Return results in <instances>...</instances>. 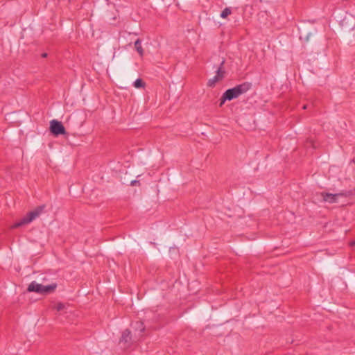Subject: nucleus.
<instances>
[{"instance_id":"nucleus-1","label":"nucleus","mask_w":355,"mask_h":355,"mask_svg":"<svg viewBox=\"0 0 355 355\" xmlns=\"http://www.w3.org/2000/svg\"><path fill=\"white\" fill-rule=\"evenodd\" d=\"M251 87L252 84L250 83L245 82L233 88L228 89L224 94H225V98H228V101H232L246 93Z\"/></svg>"},{"instance_id":"nucleus-9","label":"nucleus","mask_w":355,"mask_h":355,"mask_svg":"<svg viewBox=\"0 0 355 355\" xmlns=\"http://www.w3.org/2000/svg\"><path fill=\"white\" fill-rule=\"evenodd\" d=\"M220 78L217 76H214L212 78L209 79L207 82V85L211 87H214L215 85L220 81Z\"/></svg>"},{"instance_id":"nucleus-3","label":"nucleus","mask_w":355,"mask_h":355,"mask_svg":"<svg viewBox=\"0 0 355 355\" xmlns=\"http://www.w3.org/2000/svg\"><path fill=\"white\" fill-rule=\"evenodd\" d=\"M44 207V206H40L36 208L35 210L30 211L19 221L14 223L12 226V228H17L30 223L35 218L40 216V214L42 212Z\"/></svg>"},{"instance_id":"nucleus-6","label":"nucleus","mask_w":355,"mask_h":355,"mask_svg":"<svg viewBox=\"0 0 355 355\" xmlns=\"http://www.w3.org/2000/svg\"><path fill=\"white\" fill-rule=\"evenodd\" d=\"M132 343L131 332L129 329H125L123 331L120 343L123 344L124 347H128Z\"/></svg>"},{"instance_id":"nucleus-7","label":"nucleus","mask_w":355,"mask_h":355,"mask_svg":"<svg viewBox=\"0 0 355 355\" xmlns=\"http://www.w3.org/2000/svg\"><path fill=\"white\" fill-rule=\"evenodd\" d=\"M224 64H225V60L223 59L221 61V62L220 63V66L218 67V69L216 70V76H217L221 80L225 78V74H226V71L223 67Z\"/></svg>"},{"instance_id":"nucleus-16","label":"nucleus","mask_w":355,"mask_h":355,"mask_svg":"<svg viewBox=\"0 0 355 355\" xmlns=\"http://www.w3.org/2000/svg\"><path fill=\"white\" fill-rule=\"evenodd\" d=\"M43 58H46L47 56V53H44L42 55Z\"/></svg>"},{"instance_id":"nucleus-8","label":"nucleus","mask_w":355,"mask_h":355,"mask_svg":"<svg viewBox=\"0 0 355 355\" xmlns=\"http://www.w3.org/2000/svg\"><path fill=\"white\" fill-rule=\"evenodd\" d=\"M135 47L137 50V51L139 53V54L142 56L144 55V49L141 46V40L139 39H137L135 42Z\"/></svg>"},{"instance_id":"nucleus-10","label":"nucleus","mask_w":355,"mask_h":355,"mask_svg":"<svg viewBox=\"0 0 355 355\" xmlns=\"http://www.w3.org/2000/svg\"><path fill=\"white\" fill-rule=\"evenodd\" d=\"M133 86L136 88H144L145 83L141 78H138L133 83Z\"/></svg>"},{"instance_id":"nucleus-14","label":"nucleus","mask_w":355,"mask_h":355,"mask_svg":"<svg viewBox=\"0 0 355 355\" xmlns=\"http://www.w3.org/2000/svg\"><path fill=\"white\" fill-rule=\"evenodd\" d=\"M136 324L138 326V328L139 329L140 333H142L144 331V327L143 325L142 322H137Z\"/></svg>"},{"instance_id":"nucleus-2","label":"nucleus","mask_w":355,"mask_h":355,"mask_svg":"<svg viewBox=\"0 0 355 355\" xmlns=\"http://www.w3.org/2000/svg\"><path fill=\"white\" fill-rule=\"evenodd\" d=\"M57 288V284L53 283L49 285H42L36 282L35 281H33L28 286L27 291L28 292H35L41 295H46L53 293L55 288Z\"/></svg>"},{"instance_id":"nucleus-17","label":"nucleus","mask_w":355,"mask_h":355,"mask_svg":"<svg viewBox=\"0 0 355 355\" xmlns=\"http://www.w3.org/2000/svg\"><path fill=\"white\" fill-rule=\"evenodd\" d=\"M306 107H307V105H304L303 106V109H306Z\"/></svg>"},{"instance_id":"nucleus-4","label":"nucleus","mask_w":355,"mask_h":355,"mask_svg":"<svg viewBox=\"0 0 355 355\" xmlns=\"http://www.w3.org/2000/svg\"><path fill=\"white\" fill-rule=\"evenodd\" d=\"M349 195L350 192L349 191H342L334 194L326 192H322L320 193V196L322 198L323 201L327 202L329 203L337 202L338 199L340 197H347Z\"/></svg>"},{"instance_id":"nucleus-5","label":"nucleus","mask_w":355,"mask_h":355,"mask_svg":"<svg viewBox=\"0 0 355 355\" xmlns=\"http://www.w3.org/2000/svg\"><path fill=\"white\" fill-rule=\"evenodd\" d=\"M50 131L53 135L55 136L64 135L66 133V130L63 124L60 121L55 119L50 121Z\"/></svg>"},{"instance_id":"nucleus-15","label":"nucleus","mask_w":355,"mask_h":355,"mask_svg":"<svg viewBox=\"0 0 355 355\" xmlns=\"http://www.w3.org/2000/svg\"><path fill=\"white\" fill-rule=\"evenodd\" d=\"M130 185L131 186H136V185H139V186L140 185V182H139V181L136 180H132L130 182Z\"/></svg>"},{"instance_id":"nucleus-11","label":"nucleus","mask_w":355,"mask_h":355,"mask_svg":"<svg viewBox=\"0 0 355 355\" xmlns=\"http://www.w3.org/2000/svg\"><path fill=\"white\" fill-rule=\"evenodd\" d=\"M232 13V10L230 8H225L220 13L221 18H226L228 15Z\"/></svg>"},{"instance_id":"nucleus-12","label":"nucleus","mask_w":355,"mask_h":355,"mask_svg":"<svg viewBox=\"0 0 355 355\" xmlns=\"http://www.w3.org/2000/svg\"><path fill=\"white\" fill-rule=\"evenodd\" d=\"M226 101H228V98H225V94L223 93V96H221L220 99V103H219V106L220 107H222L223 105L225 103V102Z\"/></svg>"},{"instance_id":"nucleus-13","label":"nucleus","mask_w":355,"mask_h":355,"mask_svg":"<svg viewBox=\"0 0 355 355\" xmlns=\"http://www.w3.org/2000/svg\"><path fill=\"white\" fill-rule=\"evenodd\" d=\"M64 308V304L62 303H58L55 306V309L58 311H60L63 310Z\"/></svg>"}]
</instances>
